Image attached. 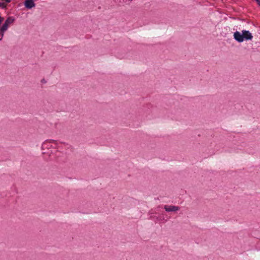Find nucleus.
Wrapping results in <instances>:
<instances>
[{"label": "nucleus", "mask_w": 260, "mask_h": 260, "mask_svg": "<svg viewBox=\"0 0 260 260\" xmlns=\"http://www.w3.org/2000/svg\"><path fill=\"white\" fill-rule=\"evenodd\" d=\"M7 3H10L11 0H5Z\"/></svg>", "instance_id": "obj_8"}, {"label": "nucleus", "mask_w": 260, "mask_h": 260, "mask_svg": "<svg viewBox=\"0 0 260 260\" xmlns=\"http://www.w3.org/2000/svg\"><path fill=\"white\" fill-rule=\"evenodd\" d=\"M24 5L28 9H31L35 6V4L33 0H26L24 3Z\"/></svg>", "instance_id": "obj_4"}, {"label": "nucleus", "mask_w": 260, "mask_h": 260, "mask_svg": "<svg viewBox=\"0 0 260 260\" xmlns=\"http://www.w3.org/2000/svg\"><path fill=\"white\" fill-rule=\"evenodd\" d=\"M164 209L167 212H176L179 210V207L172 205H165Z\"/></svg>", "instance_id": "obj_3"}, {"label": "nucleus", "mask_w": 260, "mask_h": 260, "mask_svg": "<svg viewBox=\"0 0 260 260\" xmlns=\"http://www.w3.org/2000/svg\"><path fill=\"white\" fill-rule=\"evenodd\" d=\"M54 141L53 140H50V142Z\"/></svg>", "instance_id": "obj_11"}, {"label": "nucleus", "mask_w": 260, "mask_h": 260, "mask_svg": "<svg viewBox=\"0 0 260 260\" xmlns=\"http://www.w3.org/2000/svg\"><path fill=\"white\" fill-rule=\"evenodd\" d=\"M0 34L1 35V38H0V41H1L2 40L3 37H2V33H0Z\"/></svg>", "instance_id": "obj_7"}, {"label": "nucleus", "mask_w": 260, "mask_h": 260, "mask_svg": "<svg viewBox=\"0 0 260 260\" xmlns=\"http://www.w3.org/2000/svg\"><path fill=\"white\" fill-rule=\"evenodd\" d=\"M257 4L260 6V1L258 2V3Z\"/></svg>", "instance_id": "obj_10"}, {"label": "nucleus", "mask_w": 260, "mask_h": 260, "mask_svg": "<svg viewBox=\"0 0 260 260\" xmlns=\"http://www.w3.org/2000/svg\"><path fill=\"white\" fill-rule=\"evenodd\" d=\"M234 38L239 43H241L245 40H251L253 38V36L251 33L246 30H243L242 33L238 31H236L234 33Z\"/></svg>", "instance_id": "obj_1"}, {"label": "nucleus", "mask_w": 260, "mask_h": 260, "mask_svg": "<svg viewBox=\"0 0 260 260\" xmlns=\"http://www.w3.org/2000/svg\"><path fill=\"white\" fill-rule=\"evenodd\" d=\"M255 1L257 2V4L258 3V2H260L259 0H255Z\"/></svg>", "instance_id": "obj_9"}, {"label": "nucleus", "mask_w": 260, "mask_h": 260, "mask_svg": "<svg viewBox=\"0 0 260 260\" xmlns=\"http://www.w3.org/2000/svg\"><path fill=\"white\" fill-rule=\"evenodd\" d=\"M15 19L12 17H8L3 24L0 29V33H2V37L4 36V33L6 31L9 27V25L13 23Z\"/></svg>", "instance_id": "obj_2"}, {"label": "nucleus", "mask_w": 260, "mask_h": 260, "mask_svg": "<svg viewBox=\"0 0 260 260\" xmlns=\"http://www.w3.org/2000/svg\"><path fill=\"white\" fill-rule=\"evenodd\" d=\"M3 20H4V18L0 16V24H1V23L2 22V21Z\"/></svg>", "instance_id": "obj_6"}, {"label": "nucleus", "mask_w": 260, "mask_h": 260, "mask_svg": "<svg viewBox=\"0 0 260 260\" xmlns=\"http://www.w3.org/2000/svg\"><path fill=\"white\" fill-rule=\"evenodd\" d=\"M6 4H5L4 3H1L0 2V7L5 9L6 8Z\"/></svg>", "instance_id": "obj_5"}]
</instances>
